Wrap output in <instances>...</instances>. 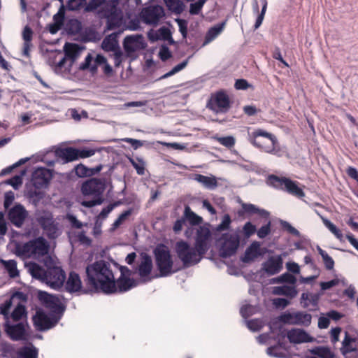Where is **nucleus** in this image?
<instances>
[{"mask_svg":"<svg viewBox=\"0 0 358 358\" xmlns=\"http://www.w3.org/2000/svg\"><path fill=\"white\" fill-rule=\"evenodd\" d=\"M84 281L95 292H102L107 295L114 294L115 279L109 263L105 260H98L87 264Z\"/></svg>","mask_w":358,"mask_h":358,"instance_id":"f257e3e1","label":"nucleus"},{"mask_svg":"<svg viewBox=\"0 0 358 358\" xmlns=\"http://www.w3.org/2000/svg\"><path fill=\"white\" fill-rule=\"evenodd\" d=\"M107 187L105 178H91L85 180L80 187L84 196H91L92 199L85 200L81 204L85 208H92L101 205L104 201L103 192Z\"/></svg>","mask_w":358,"mask_h":358,"instance_id":"f03ea898","label":"nucleus"},{"mask_svg":"<svg viewBox=\"0 0 358 358\" xmlns=\"http://www.w3.org/2000/svg\"><path fill=\"white\" fill-rule=\"evenodd\" d=\"M241 238L237 232H225L219 237H215V247L219 256L227 259L234 256L240 246Z\"/></svg>","mask_w":358,"mask_h":358,"instance_id":"7ed1b4c3","label":"nucleus"},{"mask_svg":"<svg viewBox=\"0 0 358 358\" xmlns=\"http://www.w3.org/2000/svg\"><path fill=\"white\" fill-rule=\"evenodd\" d=\"M50 244L43 236L33 238L28 242L20 245L16 244L15 254L18 257L30 256L31 255L44 256L48 253Z\"/></svg>","mask_w":358,"mask_h":358,"instance_id":"20e7f679","label":"nucleus"},{"mask_svg":"<svg viewBox=\"0 0 358 358\" xmlns=\"http://www.w3.org/2000/svg\"><path fill=\"white\" fill-rule=\"evenodd\" d=\"M175 250L185 268L197 264L203 258V255L197 252L194 245L192 247L188 242L183 240L176 242Z\"/></svg>","mask_w":358,"mask_h":358,"instance_id":"39448f33","label":"nucleus"},{"mask_svg":"<svg viewBox=\"0 0 358 358\" xmlns=\"http://www.w3.org/2000/svg\"><path fill=\"white\" fill-rule=\"evenodd\" d=\"M155 264L159 274L157 277L169 276L176 271L173 270V262L169 248L164 244H161L154 250Z\"/></svg>","mask_w":358,"mask_h":358,"instance_id":"423d86ee","label":"nucleus"},{"mask_svg":"<svg viewBox=\"0 0 358 358\" xmlns=\"http://www.w3.org/2000/svg\"><path fill=\"white\" fill-rule=\"evenodd\" d=\"M118 5L119 0H109L102 10L103 17L106 19L107 30H114L123 24V11Z\"/></svg>","mask_w":358,"mask_h":358,"instance_id":"0eeeda50","label":"nucleus"},{"mask_svg":"<svg viewBox=\"0 0 358 358\" xmlns=\"http://www.w3.org/2000/svg\"><path fill=\"white\" fill-rule=\"evenodd\" d=\"M298 184V182L294 181L289 178L270 174V186L301 199L305 196V193L302 188L299 187Z\"/></svg>","mask_w":358,"mask_h":358,"instance_id":"6e6552de","label":"nucleus"},{"mask_svg":"<svg viewBox=\"0 0 358 358\" xmlns=\"http://www.w3.org/2000/svg\"><path fill=\"white\" fill-rule=\"evenodd\" d=\"M210 224L208 222L196 227L194 236V246L200 255H204L211 246L213 230L210 229Z\"/></svg>","mask_w":358,"mask_h":358,"instance_id":"1a4fd4ad","label":"nucleus"},{"mask_svg":"<svg viewBox=\"0 0 358 358\" xmlns=\"http://www.w3.org/2000/svg\"><path fill=\"white\" fill-rule=\"evenodd\" d=\"M29 326L27 320L18 322L10 320L4 322V331L7 336L14 341H27L29 339Z\"/></svg>","mask_w":358,"mask_h":358,"instance_id":"9d476101","label":"nucleus"},{"mask_svg":"<svg viewBox=\"0 0 358 358\" xmlns=\"http://www.w3.org/2000/svg\"><path fill=\"white\" fill-rule=\"evenodd\" d=\"M62 318V316L54 313H46L43 310H38L32 317L33 324L38 331H47L54 328Z\"/></svg>","mask_w":358,"mask_h":358,"instance_id":"9b49d317","label":"nucleus"},{"mask_svg":"<svg viewBox=\"0 0 358 358\" xmlns=\"http://www.w3.org/2000/svg\"><path fill=\"white\" fill-rule=\"evenodd\" d=\"M280 323L292 326L308 327L311 324L312 315L305 311H285L278 317Z\"/></svg>","mask_w":358,"mask_h":358,"instance_id":"f8f14e48","label":"nucleus"},{"mask_svg":"<svg viewBox=\"0 0 358 358\" xmlns=\"http://www.w3.org/2000/svg\"><path fill=\"white\" fill-rule=\"evenodd\" d=\"M37 298L44 307L50 310V313L63 317L66 306L61 302L58 296L49 294L45 291L38 290Z\"/></svg>","mask_w":358,"mask_h":358,"instance_id":"ddd939ff","label":"nucleus"},{"mask_svg":"<svg viewBox=\"0 0 358 358\" xmlns=\"http://www.w3.org/2000/svg\"><path fill=\"white\" fill-rule=\"evenodd\" d=\"M206 107L216 114L226 113L231 108L230 99L224 90L217 91L211 95Z\"/></svg>","mask_w":358,"mask_h":358,"instance_id":"4468645a","label":"nucleus"},{"mask_svg":"<svg viewBox=\"0 0 358 358\" xmlns=\"http://www.w3.org/2000/svg\"><path fill=\"white\" fill-rule=\"evenodd\" d=\"M37 221L50 240H55L62 234L60 224L55 221L51 213L40 215Z\"/></svg>","mask_w":358,"mask_h":358,"instance_id":"2eb2a0df","label":"nucleus"},{"mask_svg":"<svg viewBox=\"0 0 358 358\" xmlns=\"http://www.w3.org/2000/svg\"><path fill=\"white\" fill-rule=\"evenodd\" d=\"M126 57H131V60L136 59L134 54L138 50H144L147 43L142 34L128 35L122 42Z\"/></svg>","mask_w":358,"mask_h":358,"instance_id":"dca6fc26","label":"nucleus"},{"mask_svg":"<svg viewBox=\"0 0 358 358\" xmlns=\"http://www.w3.org/2000/svg\"><path fill=\"white\" fill-rule=\"evenodd\" d=\"M65 279L66 273L61 267H48L43 282L52 289L59 290L63 287Z\"/></svg>","mask_w":358,"mask_h":358,"instance_id":"f3484780","label":"nucleus"},{"mask_svg":"<svg viewBox=\"0 0 358 358\" xmlns=\"http://www.w3.org/2000/svg\"><path fill=\"white\" fill-rule=\"evenodd\" d=\"M164 15L163 7L155 5L144 8L141 13V17L146 24L157 25Z\"/></svg>","mask_w":358,"mask_h":358,"instance_id":"a211bd4d","label":"nucleus"},{"mask_svg":"<svg viewBox=\"0 0 358 358\" xmlns=\"http://www.w3.org/2000/svg\"><path fill=\"white\" fill-rule=\"evenodd\" d=\"M8 219L10 222L17 228H20L28 216V212L20 203H15L8 211Z\"/></svg>","mask_w":358,"mask_h":358,"instance_id":"6ab92c4d","label":"nucleus"},{"mask_svg":"<svg viewBox=\"0 0 358 358\" xmlns=\"http://www.w3.org/2000/svg\"><path fill=\"white\" fill-rule=\"evenodd\" d=\"M267 252H268L267 248H262L259 242L253 241L246 248L244 255L241 257V260L243 263H249L259 257H263Z\"/></svg>","mask_w":358,"mask_h":358,"instance_id":"aec40b11","label":"nucleus"},{"mask_svg":"<svg viewBox=\"0 0 358 358\" xmlns=\"http://www.w3.org/2000/svg\"><path fill=\"white\" fill-rule=\"evenodd\" d=\"M287 338L291 343H313L315 338L303 329L293 328L287 332Z\"/></svg>","mask_w":358,"mask_h":358,"instance_id":"412c9836","label":"nucleus"},{"mask_svg":"<svg viewBox=\"0 0 358 358\" xmlns=\"http://www.w3.org/2000/svg\"><path fill=\"white\" fill-rule=\"evenodd\" d=\"M153 268V264L151 257L146 253L141 255V260L138 266L136 268L139 276L144 282L150 281L152 278L150 275Z\"/></svg>","mask_w":358,"mask_h":358,"instance_id":"4be33fe9","label":"nucleus"},{"mask_svg":"<svg viewBox=\"0 0 358 358\" xmlns=\"http://www.w3.org/2000/svg\"><path fill=\"white\" fill-rule=\"evenodd\" d=\"M51 178L52 173L49 169L45 167L37 168L33 173V185L36 189L45 187Z\"/></svg>","mask_w":358,"mask_h":358,"instance_id":"5701e85b","label":"nucleus"},{"mask_svg":"<svg viewBox=\"0 0 358 358\" xmlns=\"http://www.w3.org/2000/svg\"><path fill=\"white\" fill-rule=\"evenodd\" d=\"M278 222L283 231L299 238V241L294 243L295 248L300 250H303L304 246L303 244L308 243L309 239L306 236L302 235L299 230L292 226L291 224L287 221L280 219Z\"/></svg>","mask_w":358,"mask_h":358,"instance_id":"b1692460","label":"nucleus"},{"mask_svg":"<svg viewBox=\"0 0 358 358\" xmlns=\"http://www.w3.org/2000/svg\"><path fill=\"white\" fill-rule=\"evenodd\" d=\"M122 31L119 30L114 31L110 34L106 36L101 42V47L105 52H114L120 48L118 43V36L121 34Z\"/></svg>","mask_w":358,"mask_h":358,"instance_id":"393cba45","label":"nucleus"},{"mask_svg":"<svg viewBox=\"0 0 358 358\" xmlns=\"http://www.w3.org/2000/svg\"><path fill=\"white\" fill-rule=\"evenodd\" d=\"M265 139H268V131L262 129H255L252 132H248V141L256 148L264 150L268 152L266 147H264Z\"/></svg>","mask_w":358,"mask_h":358,"instance_id":"a878e982","label":"nucleus"},{"mask_svg":"<svg viewBox=\"0 0 358 358\" xmlns=\"http://www.w3.org/2000/svg\"><path fill=\"white\" fill-rule=\"evenodd\" d=\"M80 277L76 271H71L64 285V289L69 293H76L82 289Z\"/></svg>","mask_w":358,"mask_h":358,"instance_id":"bb28decb","label":"nucleus"},{"mask_svg":"<svg viewBox=\"0 0 358 358\" xmlns=\"http://www.w3.org/2000/svg\"><path fill=\"white\" fill-rule=\"evenodd\" d=\"M77 151V148L73 147L59 148L55 150V155L64 163H68L78 159Z\"/></svg>","mask_w":358,"mask_h":358,"instance_id":"cd10ccee","label":"nucleus"},{"mask_svg":"<svg viewBox=\"0 0 358 358\" xmlns=\"http://www.w3.org/2000/svg\"><path fill=\"white\" fill-rule=\"evenodd\" d=\"M138 285V282L134 278H126L119 277L115 280V293H124L130 290L131 289L136 287Z\"/></svg>","mask_w":358,"mask_h":358,"instance_id":"c85d7f7f","label":"nucleus"},{"mask_svg":"<svg viewBox=\"0 0 358 358\" xmlns=\"http://www.w3.org/2000/svg\"><path fill=\"white\" fill-rule=\"evenodd\" d=\"M38 349L32 343L19 348L15 352V358H38Z\"/></svg>","mask_w":358,"mask_h":358,"instance_id":"c756f323","label":"nucleus"},{"mask_svg":"<svg viewBox=\"0 0 358 358\" xmlns=\"http://www.w3.org/2000/svg\"><path fill=\"white\" fill-rule=\"evenodd\" d=\"M192 180L201 184L206 189L213 190L217 187V178L214 176H207L199 173L193 174Z\"/></svg>","mask_w":358,"mask_h":358,"instance_id":"7c9ffc66","label":"nucleus"},{"mask_svg":"<svg viewBox=\"0 0 358 358\" xmlns=\"http://www.w3.org/2000/svg\"><path fill=\"white\" fill-rule=\"evenodd\" d=\"M247 214L248 215H258L262 217H266L268 216V212L266 210L261 209L252 203H241V210L238 211V215H242Z\"/></svg>","mask_w":358,"mask_h":358,"instance_id":"2f4dec72","label":"nucleus"},{"mask_svg":"<svg viewBox=\"0 0 358 358\" xmlns=\"http://www.w3.org/2000/svg\"><path fill=\"white\" fill-rule=\"evenodd\" d=\"M25 266L32 278L39 280L42 282H44L47 268L45 269L43 266L36 262L27 263Z\"/></svg>","mask_w":358,"mask_h":358,"instance_id":"473e14b6","label":"nucleus"},{"mask_svg":"<svg viewBox=\"0 0 358 358\" xmlns=\"http://www.w3.org/2000/svg\"><path fill=\"white\" fill-rule=\"evenodd\" d=\"M227 20L219 22L210 27L205 36L204 45L213 41L219 36L225 27Z\"/></svg>","mask_w":358,"mask_h":358,"instance_id":"72a5a7b5","label":"nucleus"},{"mask_svg":"<svg viewBox=\"0 0 358 358\" xmlns=\"http://www.w3.org/2000/svg\"><path fill=\"white\" fill-rule=\"evenodd\" d=\"M83 48L76 43H66L64 46V55L73 63Z\"/></svg>","mask_w":358,"mask_h":358,"instance_id":"f704fd0d","label":"nucleus"},{"mask_svg":"<svg viewBox=\"0 0 358 358\" xmlns=\"http://www.w3.org/2000/svg\"><path fill=\"white\" fill-rule=\"evenodd\" d=\"M272 293L275 295H283L290 299L296 297L298 294V290L294 285L276 286L272 289Z\"/></svg>","mask_w":358,"mask_h":358,"instance_id":"c9c22d12","label":"nucleus"},{"mask_svg":"<svg viewBox=\"0 0 358 358\" xmlns=\"http://www.w3.org/2000/svg\"><path fill=\"white\" fill-rule=\"evenodd\" d=\"M356 342V339L350 336L348 332H345V337L342 341V347L341 348V352L343 355H346L349 353L356 352L357 347L353 345Z\"/></svg>","mask_w":358,"mask_h":358,"instance_id":"e433bc0d","label":"nucleus"},{"mask_svg":"<svg viewBox=\"0 0 358 358\" xmlns=\"http://www.w3.org/2000/svg\"><path fill=\"white\" fill-rule=\"evenodd\" d=\"M183 217L192 226H200L203 222V218L193 212L189 206H185L184 209Z\"/></svg>","mask_w":358,"mask_h":358,"instance_id":"4c0bfd02","label":"nucleus"},{"mask_svg":"<svg viewBox=\"0 0 358 358\" xmlns=\"http://www.w3.org/2000/svg\"><path fill=\"white\" fill-rule=\"evenodd\" d=\"M27 320V313L24 305L19 303L17 305L10 315V320L12 322H18Z\"/></svg>","mask_w":358,"mask_h":358,"instance_id":"58836bf2","label":"nucleus"},{"mask_svg":"<svg viewBox=\"0 0 358 358\" xmlns=\"http://www.w3.org/2000/svg\"><path fill=\"white\" fill-rule=\"evenodd\" d=\"M243 322L248 329L252 332L259 331L264 326L268 324L266 320L262 318L245 320Z\"/></svg>","mask_w":358,"mask_h":358,"instance_id":"ea45409f","label":"nucleus"},{"mask_svg":"<svg viewBox=\"0 0 358 358\" xmlns=\"http://www.w3.org/2000/svg\"><path fill=\"white\" fill-rule=\"evenodd\" d=\"M65 30L69 35L80 34L82 30V23L78 19H69L65 24Z\"/></svg>","mask_w":358,"mask_h":358,"instance_id":"a19ab883","label":"nucleus"},{"mask_svg":"<svg viewBox=\"0 0 358 358\" xmlns=\"http://www.w3.org/2000/svg\"><path fill=\"white\" fill-rule=\"evenodd\" d=\"M1 263L3 266L5 270L8 272V275L10 278H15L19 275V271L17 268V262L15 260L1 259Z\"/></svg>","mask_w":358,"mask_h":358,"instance_id":"79ce46f5","label":"nucleus"},{"mask_svg":"<svg viewBox=\"0 0 358 358\" xmlns=\"http://www.w3.org/2000/svg\"><path fill=\"white\" fill-rule=\"evenodd\" d=\"M270 141L272 144V148L270 149V153L277 157H282L287 153V149L285 146H282L278 141L275 136L270 134Z\"/></svg>","mask_w":358,"mask_h":358,"instance_id":"37998d69","label":"nucleus"},{"mask_svg":"<svg viewBox=\"0 0 358 358\" xmlns=\"http://www.w3.org/2000/svg\"><path fill=\"white\" fill-rule=\"evenodd\" d=\"M296 282V277L292 274L289 273V272H286L278 277L270 279V284L288 283L290 284L291 285L295 286Z\"/></svg>","mask_w":358,"mask_h":358,"instance_id":"c03bdc74","label":"nucleus"},{"mask_svg":"<svg viewBox=\"0 0 358 358\" xmlns=\"http://www.w3.org/2000/svg\"><path fill=\"white\" fill-rule=\"evenodd\" d=\"M310 353L320 358H335V354L329 348L317 346L310 350Z\"/></svg>","mask_w":358,"mask_h":358,"instance_id":"a18cd8bd","label":"nucleus"},{"mask_svg":"<svg viewBox=\"0 0 358 358\" xmlns=\"http://www.w3.org/2000/svg\"><path fill=\"white\" fill-rule=\"evenodd\" d=\"M283 260L280 255L270 256V275L279 273L282 268Z\"/></svg>","mask_w":358,"mask_h":358,"instance_id":"49530a36","label":"nucleus"},{"mask_svg":"<svg viewBox=\"0 0 358 358\" xmlns=\"http://www.w3.org/2000/svg\"><path fill=\"white\" fill-rule=\"evenodd\" d=\"M167 8L176 13L180 14L185 9V4L181 0H164Z\"/></svg>","mask_w":358,"mask_h":358,"instance_id":"de8ad7c7","label":"nucleus"},{"mask_svg":"<svg viewBox=\"0 0 358 358\" xmlns=\"http://www.w3.org/2000/svg\"><path fill=\"white\" fill-rule=\"evenodd\" d=\"M97 34L95 29L86 28L84 31L80 32V40L83 43L94 42L98 39Z\"/></svg>","mask_w":358,"mask_h":358,"instance_id":"09e8293b","label":"nucleus"},{"mask_svg":"<svg viewBox=\"0 0 358 358\" xmlns=\"http://www.w3.org/2000/svg\"><path fill=\"white\" fill-rule=\"evenodd\" d=\"M27 169H24L21 170L20 174L15 175L6 181L7 185H10L15 189H18L19 187L22 185L23 176H25Z\"/></svg>","mask_w":358,"mask_h":358,"instance_id":"8fccbe9b","label":"nucleus"},{"mask_svg":"<svg viewBox=\"0 0 358 358\" xmlns=\"http://www.w3.org/2000/svg\"><path fill=\"white\" fill-rule=\"evenodd\" d=\"M231 218L229 214H224L222 218L221 222L213 229V232L215 236L216 232L227 231L230 229Z\"/></svg>","mask_w":358,"mask_h":358,"instance_id":"3c124183","label":"nucleus"},{"mask_svg":"<svg viewBox=\"0 0 358 358\" xmlns=\"http://www.w3.org/2000/svg\"><path fill=\"white\" fill-rule=\"evenodd\" d=\"M267 9V2L266 0L264 1V3L262 8V10L260 13H259V6L257 5V3H255L253 5V10L255 13H258L257 17L256 18V21L254 25L255 29H258L261 24H262L263 20L264 18L265 13L266 12Z\"/></svg>","mask_w":358,"mask_h":358,"instance_id":"603ef678","label":"nucleus"},{"mask_svg":"<svg viewBox=\"0 0 358 358\" xmlns=\"http://www.w3.org/2000/svg\"><path fill=\"white\" fill-rule=\"evenodd\" d=\"M318 253L322 258L324 266L327 270H332L334 267V261L331 257H330L328 253L322 249L319 245L316 247Z\"/></svg>","mask_w":358,"mask_h":358,"instance_id":"864d4df0","label":"nucleus"},{"mask_svg":"<svg viewBox=\"0 0 358 358\" xmlns=\"http://www.w3.org/2000/svg\"><path fill=\"white\" fill-rule=\"evenodd\" d=\"M130 0H119V4L122 6V10H124L127 18L130 19L135 14L136 6L130 4Z\"/></svg>","mask_w":358,"mask_h":358,"instance_id":"5fc2aeb1","label":"nucleus"},{"mask_svg":"<svg viewBox=\"0 0 358 358\" xmlns=\"http://www.w3.org/2000/svg\"><path fill=\"white\" fill-rule=\"evenodd\" d=\"M12 305V298L6 299L3 303L0 304V314L3 316L5 322L10 320V310Z\"/></svg>","mask_w":358,"mask_h":358,"instance_id":"6e6d98bb","label":"nucleus"},{"mask_svg":"<svg viewBox=\"0 0 358 358\" xmlns=\"http://www.w3.org/2000/svg\"><path fill=\"white\" fill-rule=\"evenodd\" d=\"M132 208H129L122 212L112 224L110 230L114 231L118 228L122 224V223L132 214Z\"/></svg>","mask_w":358,"mask_h":358,"instance_id":"4d7b16f0","label":"nucleus"},{"mask_svg":"<svg viewBox=\"0 0 358 358\" xmlns=\"http://www.w3.org/2000/svg\"><path fill=\"white\" fill-rule=\"evenodd\" d=\"M188 61L189 59H187L182 61V62L179 63L178 64L175 66L171 71L162 76L159 79H166L180 72L187 66Z\"/></svg>","mask_w":358,"mask_h":358,"instance_id":"13d9d810","label":"nucleus"},{"mask_svg":"<svg viewBox=\"0 0 358 358\" xmlns=\"http://www.w3.org/2000/svg\"><path fill=\"white\" fill-rule=\"evenodd\" d=\"M324 226L339 240L343 238L341 231L336 226L327 218H322Z\"/></svg>","mask_w":358,"mask_h":358,"instance_id":"bf43d9fd","label":"nucleus"},{"mask_svg":"<svg viewBox=\"0 0 358 358\" xmlns=\"http://www.w3.org/2000/svg\"><path fill=\"white\" fill-rule=\"evenodd\" d=\"M206 1L207 0H198L196 2L191 3L189 10L190 15H199Z\"/></svg>","mask_w":358,"mask_h":358,"instance_id":"052dcab7","label":"nucleus"},{"mask_svg":"<svg viewBox=\"0 0 358 358\" xmlns=\"http://www.w3.org/2000/svg\"><path fill=\"white\" fill-rule=\"evenodd\" d=\"M86 5V0H68L66 8L69 10H78Z\"/></svg>","mask_w":358,"mask_h":358,"instance_id":"680f3d73","label":"nucleus"},{"mask_svg":"<svg viewBox=\"0 0 358 358\" xmlns=\"http://www.w3.org/2000/svg\"><path fill=\"white\" fill-rule=\"evenodd\" d=\"M256 312V308L250 304L243 305L240 309V313L243 320L252 315Z\"/></svg>","mask_w":358,"mask_h":358,"instance_id":"e2e57ef3","label":"nucleus"},{"mask_svg":"<svg viewBox=\"0 0 358 358\" xmlns=\"http://www.w3.org/2000/svg\"><path fill=\"white\" fill-rule=\"evenodd\" d=\"M104 0H90L88 3H86L85 5L84 10L85 12H92L96 10L101 5L106 3Z\"/></svg>","mask_w":358,"mask_h":358,"instance_id":"0e129e2a","label":"nucleus"},{"mask_svg":"<svg viewBox=\"0 0 358 358\" xmlns=\"http://www.w3.org/2000/svg\"><path fill=\"white\" fill-rule=\"evenodd\" d=\"M76 155H78V159H83V158H88L92 156H93L96 152V150L93 148H77Z\"/></svg>","mask_w":358,"mask_h":358,"instance_id":"69168bd1","label":"nucleus"},{"mask_svg":"<svg viewBox=\"0 0 358 358\" xmlns=\"http://www.w3.org/2000/svg\"><path fill=\"white\" fill-rule=\"evenodd\" d=\"M159 57L163 62H166L172 57V53L166 45L164 44L160 47Z\"/></svg>","mask_w":358,"mask_h":358,"instance_id":"338daca9","label":"nucleus"},{"mask_svg":"<svg viewBox=\"0 0 358 358\" xmlns=\"http://www.w3.org/2000/svg\"><path fill=\"white\" fill-rule=\"evenodd\" d=\"M256 226L250 222H247L243 227V233L245 238H250L252 234L256 233Z\"/></svg>","mask_w":358,"mask_h":358,"instance_id":"774afa93","label":"nucleus"}]
</instances>
